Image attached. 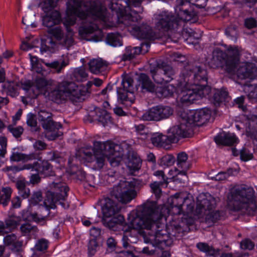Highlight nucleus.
<instances>
[{"mask_svg": "<svg viewBox=\"0 0 257 257\" xmlns=\"http://www.w3.org/2000/svg\"><path fill=\"white\" fill-rule=\"evenodd\" d=\"M108 7L116 16L108 15L105 6L100 0H68L67 3V17L63 22L67 34L62 42V45L68 48L73 45V32L70 26L74 25L77 18L85 20L83 26L80 28L79 33L82 37L94 33H97L90 40L98 42L103 37L101 30L98 27L97 22H101L103 27L109 28L115 26V22L123 24L126 26L133 25L132 22H138L140 16L135 11L130 10V7H139L143 0H106Z\"/></svg>", "mask_w": 257, "mask_h": 257, "instance_id": "nucleus-1", "label": "nucleus"}, {"mask_svg": "<svg viewBox=\"0 0 257 257\" xmlns=\"http://www.w3.org/2000/svg\"><path fill=\"white\" fill-rule=\"evenodd\" d=\"M185 198L176 194L172 199L169 208L165 205H158L156 201H147L138 206L136 211H132L130 217L131 223L136 228H152L159 220H167L169 214L179 215L182 213V206Z\"/></svg>", "mask_w": 257, "mask_h": 257, "instance_id": "nucleus-2", "label": "nucleus"}, {"mask_svg": "<svg viewBox=\"0 0 257 257\" xmlns=\"http://www.w3.org/2000/svg\"><path fill=\"white\" fill-rule=\"evenodd\" d=\"M155 28L159 31L154 32L152 28L143 24L139 27H134L133 32L138 39L155 40L160 39L170 30L177 31L181 26V22L174 21V16L171 13L164 11L156 15Z\"/></svg>", "mask_w": 257, "mask_h": 257, "instance_id": "nucleus-3", "label": "nucleus"}, {"mask_svg": "<svg viewBox=\"0 0 257 257\" xmlns=\"http://www.w3.org/2000/svg\"><path fill=\"white\" fill-rule=\"evenodd\" d=\"M228 203L235 211H240L248 215H254L257 205L253 188L245 185L232 188L227 197Z\"/></svg>", "mask_w": 257, "mask_h": 257, "instance_id": "nucleus-4", "label": "nucleus"}, {"mask_svg": "<svg viewBox=\"0 0 257 257\" xmlns=\"http://www.w3.org/2000/svg\"><path fill=\"white\" fill-rule=\"evenodd\" d=\"M189 70V77L194 79L193 85L191 89L183 91L182 96L180 98V102L184 105H188L206 96L208 88L203 89L207 84V71L199 66L189 65L186 69Z\"/></svg>", "mask_w": 257, "mask_h": 257, "instance_id": "nucleus-5", "label": "nucleus"}, {"mask_svg": "<svg viewBox=\"0 0 257 257\" xmlns=\"http://www.w3.org/2000/svg\"><path fill=\"white\" fill-rule=\"evenodd\" d=\"M88 93V89L84 86L78 87L73 82L63 81L59 83L49 95L52 101L57 103L67 100L77 102L84 100Z\"/></svg>", "mask_w": 257, "mask_h": 257, "instance_id": "nucleus-6", "label": "nucleus"}, {"mask_svg": "<svg viewBox=\"0 0 257 257\" xmlns=\"http://www.w3.org/2000/svg\"><path fill=\"white\" fill-rule=\"evenodd\" d=\"M239 51L236 46H229L227 53L216 48L212 52V57L208 62L210 67H222L228 73L235 72L239 62Z\"/></svg>", "mask_w": 257, "mask_h": 257, "instance_id": "nucleus-7", "label": "nucleus"}, {"mask_svg": "<svg viewBox=\"0 0 257 257\" xmlns=\"http://www.w3.org/2000/svg\"><path fill=\"white\" fill-rule=\"evenodd\" d=\"M207 0H176L175 12L177 17L174 16V21L181 22L183 26L185 22L191 20L195 15L193 6L199 8H204L206 5Z\"/></svg>", "mask_w": 257, "mask_h": 257, "instance_id": "nucleus-8", "label": "nucleus"}, {"mask_svg": "<svg viewBox=\"0 0 257 257\" xmlns=\"http://www.w3.org/2000/svg\"><path fill=\"white\" fill-rule=\"evenodd\" d=\"M50 115V113L44 110H41L37 115L33 114V131L37 132L40 130V127H37L36 120L38 119L43 127L47 131L46 137L49 140H54L62 135V133L58 131L62 127V125L59 122L53 121Z\"/></svg>", "mask_w": 257, "mask_h": 257, "instance_id": "nucleus-9", "label": "nucleus"}, {"mask_svg": "<svg viewBox=\"0 0 257 257\" xmlns=\"http://www.w3.org/2000/svg\"><path fill=\"white\" fill-rule=\"evenodd\" d=\"M120 207L109 198L104 199L102 207L104 216V224L110 229L115 230L116 228H121L124 223V217L120 214L116 215L120 211Z\"/></svg>", "mask_w": 257, "mask_h": 257, "instance_id": "nucleus-10", "label": "nucleus"}, {"mask_svg": "<svg viewBox=\"0 0 257 257\" xmlns=\"http://www.w3.org/2000/svg\"><path fill=\"white\" fill-rule=\"evenodd\" d=\"M48 188L43 203L46 209L50 210L55 208L58 202L63 204L60 201L64 200L67 197L69 188L64 184L55 182L50 184Z\"/></svg>", "mask_w": 257, "mask_h": 257, "instance_id": "nucleus-11", "label": "nucleus"}, {"mask_svg": "<svg viewBox=\"0 0 257 257\" xmlns=\"http://www.w3.org/2000/svg\"><path fill=\"white\" fill-rule=\"evenodd\" d=\"M135 181L121 180L114 186L111 191V195L114 197L118 201L127 203L131 201L136 195Z\"/></svg>", "mask_w": 257, "mask_h": 257, "instance_id": "nucleus-12", "label": "nucleus"}, {"mask_svg": "<svg viewBox=\"0 0 257 257\" xmlns=\"http://www.w3.org/2000/svg\"><path fill=\"white\" fill-rule=\"evenodd\" d=\"M171 140L177 143L181 138L190 137L193 134V126L182 113L178 123L169 129Z\"/></svg>", "mask_w": 257, "mask_h": 257, "instance_id": "nucleus-13", "label": "nucleus"}, {"mask_svg": "<svg viewBox=\"0 0 257 257\" xmlns=\"http://www.w3.org/2000/svg\"><path fill=\"white\" fill-rule=\"evenodd\" d=\"M150 73L154 81L157 83H168L173 79L175 72L173 68L165 63H159L150 69Z\"/></svg>", "mask_w": 257, "mask_h": 257, "instance_id": "nucleus-14", "label": "nucleus"}, {"mask_svg": "<svg viewBox=\"0 0 257 257\" xmlns=\"http://www.w3.org/2000/svg\"><path fill=\"white\" fill-rule=\"evenodd\" d=\"M174 110L170 106L158 105L149 109L142 117L146 121H160L168 118L173 114Z\"/></svg>", "mask_w": 257, "mask_h": 257, "instance_id": "nucleus-15", "label": "nucleus"}, {"mask_svg": "<svg viewBox=\"0 0 257 257\" xmlns=\"http://www.w3.org/2000/svg\"><path fill=\"white\" fill-rule=\"evenodd\" d=\"M93 145H94V149L99 150L107 157L120 152L128 148V144L125 142L119 145L115 144L111 141H107L104 142L94 141Z\"/></svg>", "mask_w": 257, "mask_h": 257, "instance_id": "nucleus-16", "label": "nucleus"}, {"mask_svg": "<svg viewBox=\"0 0 257 257\" xmlns=\"http://www.w3.org/2000/svg\"><path fill=\"white\" fill-rule=\"evenodd\" d=\"M211 112V109L203 108L196 110H191L187 113L183 112V113L184 116L187 117L193 126L195 123L200 125L206 122L210 117Z\"/></svg>", "mask_w": 257, "mask_h": 257, "instance_id": "nucleus-17", "label": "nucleus"}, {"mask_svg": "<svg viewBox=\"0 0 257 257\" xmlns=\"http://www.w3.org/2000/svg\"><path fill=\"white\" fill-rule=\"evenodd\" d=\"M131 214L132 212L130 213V214L128 216V220L130 228L136 230L147 229L151 230L152 231L154 230L153 234L150 235V239L152 241H154V242L156 244H161L163 242H165L166 238L167 237V235H166V234L162 232L163 230L162 229H159V228H162L161 225L162 224L161 223V221L162 220H158L156 225L150 229H147L145 228H136L133 226V225L131 223V219H130V217L131 216Z\"/></svg>", "mask_w": 257, "mask_h": 257, "instance_id": "nucleus-18", "label": "nucleus"}, {"mask_svg": "<svg viewBox=\"0 0 257 257\" xmlns=\"http://www.w3.org/2000/svg\"><path fill=\"white\" fill-rule=\"evenodd\" d=\"M215 199L209 193L200 194L197 197L196 209L199 213L211 211L215 207Z\"/></svg>", "mask_w": 257, "mask_h": 257, "instance_id": "nucleus-19", "label": "nucleus"}, {"mask_svg": "<svg viewBox=\"0 0 257 257\" xmlns=\"http://www.w3.org/2000/svg\"><path fill=\"white\" fill-rule=\"evenodd\" d=\"M207 84V83L203 86V89L208 88V91L206 96L208 95L210 102L215 106H219L221 103L227 99L228 93L225 89H212Z\"/></svg>", "mask_w": 257, "mask_h": 257, "instance_id": "nucleus-20", "label": "nucleus"}, {"mask_svg": "<svg viewBox=\"0 0 257 257\" xmlns=\"http://www.w3.org/2000/svg\"><path fill=\"white\" fill-rule=\"evenodd\" d=\"M52 166L48 164H41V162H33V171H35L36 173H33V185L39 183L41 181L40 175H44L45 176H52L55 175L54 173L52 171Z\"/></svg>", "mask_w": 257, "mask_h": 257, "instance_id": "nucleus-21", "label": "nucleus"}, {"mask_svg": "<svg viewBox=\"0 0 257 257\" xmlns=\"http://www.w3.org/2000/svg\"><path fill=\"white\" fill-rule=\"evenodd\" d=\"M125 150V155L127 156V162L126 165L132 173L138 171L141 167V159L137 154L132 150L131 146L128 145V148Z\"/></svg>", "mask_w": 257, "mask_h": 257, "instance_id": "nucleus-22", "label": "nucleus"}, {"mask_svg": "<svg viewBox=\"0 0 257 257\" xmlns=\"http://www.w3.org/2000/svg\"><path fill=\"white\" fill-rule=\"evenodd\" d=\"M191 163L188 161V155L184 152L177 155L176 160V171L178 174L186 176L187 171L191 168Z\"/></svg>", "mask_w": 257, "mask_h": 257, "instance_id": "nucleus-23", "label": "nucleus"}, {"mask_svg": "<svg viewBox=\"0 0 257 257\" xmlns=\"http://www.w3.org/2000/svg\"><path fill=\"white\" fill-rule=\"evenodd\" d=\"M167 136L162 134H156L153 135L151 138L152 144L157 147H162L165 149H169L172 143H175L174 141L171 140V134L168 132Z\"/></svg>", "mask_w": 257, "mask_h": 257, "instance_id": "nucleus-24", "label": "nucleus"}, {"mask_svg": "<svg viewBox=\"0 0 257 257\" xmlns=\"http://www.w3.org/2000/svg\"><path fill=\"white\" fill-rule=\"evenodd\" d=\"M214 140L217 144L224 146H233L239 141L234 134L225 132L218 135Z\"/></svg>", "mask_w": 257, "mask_h": 257, "instance_id": "nucleus-25", "label": "nucleus"}, {"mask_svg": "<svg viewBox=\"0 0 257 257\" xmlns=\"http://www.w3.org/2000/svg\"><path fill=\"white\" fill-rule=\"evenodd\" d=\"M60 21V14L58 11L56 10H52L48 12L43 18V25L50 28L54 25L58 24Z\"/></svg>", "mask_w": 257, "mask_h": 257, "instance_id": "nucleus-26", "label": "nucleus"}, {"mask_svg": "<svg viewBox=\"0 0 257 257\" xmlns=\"http://www.w3.org/2000/svg\"><path fill=\"white\" fill-rule=\"evenodd\" d=\"M20 84V89H22L25 91L26 93L25 96H22V101L25 105L30 104L31 105L32 98L31 96L32 90V82L30 80L22 79L20 81H18Z\"/></svg>", "mask_w": 257, "mask_h": 257, "instance_id": "nucleus-27", "label": "nucleus"}, {"mask_svg": "<svg viewBox=\"0 0 257 257\" xmlns=\"http://www.w3.org/2000/svg\"><path fill=\"white\" fill-rule=\"evenodd\" d=\"M20 84L18 81H10L5 83L2 85V92L11 97H15L19 95Z\"/></svg>", "mask_w": 257, "mask_h": 257, "instance_id": "nucleus-28", "label": "nucleus"}, {"mask_svg": "<svg viewBox=\"0 0 257 257\" xmlns=\"http://www.w3.org/2000/svg\"><path fill=\"white\" fill-rule=\"evenodd\" d=\"M254 70L255 68H253L252 64H242L237 69L236 74L239 78L244 79L247 78H251L253 75Z\"/></svg>", "mask_w": 257, "mask_h": 257, "instance_id": "nucleus-29", "label": "nucleus"}, {"mask_svg": "<svg viewBox=\"0 0 257 257\" xmlns=\"http://www.w3.org/2000/svg\"><path fill=\"white\" fill-rule=\"evenodd\" d=\"M138 82L143 91L152 93L154 92L155 85L146 74L141 73L140 75L138 78Z\"/></svg>", "mask_w": 257, "mask_h": 257, "instance_id": "nucleus-30", "label": "nucleus"}, {"mask_svg": "<svg viewBox=\"0 0 257 257\" xmlns=\"http://www.w3.org/2000/svg\"><path fill=\"white\" fill-rule=\"evenodd\" d=\"M49 242L45 238H41L36 241L33 247V257H39L46 252Z\"/></svg>", "mask_w": 257, "mask_h": 257, "instance_id": "nucleus-31", "label": "nucleus"}, {"mask_svg": "<svg viewBox=\"0 0 257 257\" xmlns=\"http://www.w3.org/2000/svg\"><path fill=\"white\" fill-rule=\"evenodd\" d=\"M6 246H9L14 251H19L22 246V242L17 240V236L14 234L7 235L4 238Z\"/></svg>", "mask_w": 257, "mask_h": 257, "instance_id": "nucleus-32", "label": "nucleus"}, {"mask_svg": "<svg viewBox=\"0 0 257 257\" xmlns=\"http://www.w3.org/2000/svg\"><path fill=\"white\" fill-rule=\"evenodd\" d=\"M108 63L101 59H93L89 63L90 71L94 74L104 71L107 67Z\"/></svg>", "mask_w": 257, "mask_h": 257, "instance_id": "nucleus-33", "label": "nucleus"}, {"mask_svg": "<svg viewBox=\"0 0 257 257\" xmlns=\"http://www.w3.org/2000/svg\"><path fill=\"white\" fill-rule=\"evenodd\" d=\"M117 93L118 100L122 104L125 105H131L134 102V92H132V95L130 94L127 90L121 89V87L118 88Z\"/></svg>", "mask_w": 257, "mask_h": 257, "instance_id": "nucleus-34", "label": "nucleus"}, {"mask_svg": "<svg viewBox=\"0 0 257 257\" xmlns=\"http://www.w3.org/2000/svg\"><path fill=\"white\" fill-rule=\"evenodd\" d=\"M196 247L201 251L205 252L207 257H217L219 254V249H215L206 243L199 242Z\"/></svg>", "mask_w": 257, "mask_h": 257, "instance_id": "nucleus-35", "label": "nucleus"}, {"mask_svg": "<svg viewBox=\"0 0 257 257\" xmlns=\"http://www.w3.org/2000/svg\"><path fill=\"white\" fill-rule=\"evenodd\" d=\"M142 48L139 47H126L125 52L122 55L121 59L123 61H130L141 53Z\"/></svg>", "mask_w": 257, "mask_h": 257, "instance_id": "nucleus-36", "label": "nucleus"}, {"mask_svg": "<svg viewBox=\"0 0 257 257\" xmlns=\"http://www.w3.org/2000/svg\"><path fill=\"white\" fill-rule=\"evenodd\" d=\"M95 112L96 113L95 119L99 122H100L104 126L111 121L110 114L105 110L100 108H96L95 109Z\"/></svg>", "mask_w": 257, "mask_h": 257, "instance_id": "nucleus-37", "label": "nucleus"}, {"mask_svg": "<svg viewBox=\"0 0 257 257\" xmlns=\"http://www.w3.org/2000/svg\"><path fill=\"white\" fill-rule=\"evenodd\" d=\"M106 42L113 47L120 46L122 45L121 38L118 33H108L106 38Z\"/></svg>", "mask_w": 257, "mask_h": 257, "instance_id": "nucleus-38", "label": "nucleus"}, {"mask_svg": "<svg viewBox=\"0 0 257 257\" xmlns=\"http://www.w3.org/2000/svg\"><path fill=\"white\" fill-rule=\"evenodd\" d=\"M12 190L10 187H3L0 191V203L7 206L11 199Z\"/></svg>", "mask_w": 257, "mask_h": 257, "instance_id": "nucleus-39", "label": "nucleus"}, {"mask_svg": "<svg viewBox=\"0 0 257 257\" xmlns=\"http://www.w3.org/2000/svg\"><path fill=\"white\" fill-rule=\"evenodd\" d=\"M57 44L56 42L51 38H48L44 41H42L41 47L42 52L49 51L53 53L57 48Z\"/></svg>", "mask_w": 257, "mask_h": 257, "instance_id": "nucleus-40", "label": "nucleus"}, {"mask_svg": "<svg viewBox=\"0 0 257 257\" xmlns=\"http://www.w3.org/2000/svg\"><path fill=\"white\" fill-rule=\"evenodd\" d=\"M93 155L95 160V167L98 169L102 168L104 165L105 159L107 157L98 150L93 149Z\"/></svg>", "mask_w": 257, "mask_h": 257, "instance_id": "nucleus-41", "label": "nucleus"}, {"mask_svg": "<svg viewBox=\"0 0 257 257\" xmlns=\"http://www.w3.org/2000/svg\"><path fill=\"white\" fill-rule=\"evenodd\" d=\"M170 234L176 237H181L184 234V229L180 224L173 222L171 223L170 227Z\"/></svg>", "mask_w": 257, "mask_h": 257, "instance_id": "nucleus-42", "label": "nucleus"}, {"mask_svg": "<svg viewBox=\"0 0 257 257\" xmlns=\"http://www.w3.org/2000/svg\"><path fill=\"white\" fill-rule=\"evenodd\" d=\"M43 76H37L35 79V86L40 91L45 90L47 86L52 85L53 82L52 80H46Z\"/></svg>", "mask_w": 257, "mask_h": 257, "instance_id": "nucleus-43", "label": "nucleus"}, {"mask_svg": "<svg viewBox=\"0 0 257 257\" xmlns=\"http://www.w3.org/2000/svg\"><path fill=\"white\" fill-rule=\"evenodd\" d=\"M134 80L133 78L126 74L122 76V79L121 81V89H125L130 94L132 95V92H134Z\"/></svg>", "mask_w": 257, "mask_h": 257, "instance_id": "nucleus-44", "label": "nucleus"}, {"mask_svg": "<svg viewBox=\"0 0 257 257\" xmlns=\"http://www.w3.org/2000/svg\"><path fill=\"white\" fill-rule=\"evenodd\" d=\"M135 128L139 139L145 140L150 137L149 130L145 125L143 124L135 125Z\"/></svg>", "mask_w": 257, "mask_h": 257, "instance_id": "nucleus-45", "label": "nucleus"}, {"mask_svg": "<svg viewBox=\"0 0 257 257\" xmlns=\"http://www.w3.org/2000/svg\"><path fill=\"white\" fill-rule=\"evenodd\" d=\"M21 221L20 218L16 216H11L9 217L5 221V227L6 230L8 229L9 231L15 229L20 224Z\"/></svg>", "mask_w": 257, "mask_h": 257, "instance_id": "nucleus-46", "label": "nucleus"}, {"mask_svg": "<svg viewBox=\"0 0 257 257\" xmlns=\"http://www.w3.org/2000/svg\"><path fill=\"white\" fill-rule=\"evenodd\" d=\"M125 155V150L118 152L112 156H109V163L111 166L115 167L119 165L120 161L122 160V157Z\"/></svg>", "mask_w": 257, "mask_h": 257, "instance_id": "nucleus-47", "label": "nucleus"}, {"mask_svg": "<svg viewBox=\"0 0 257 257\" xmlns=\"http://www.w3.org/2000/svg\"><path fill=\"white\" fill-rule=\"evenodd\" d=\"M32 158V155H26L21 153L14 152L13 153L10 159L12 161H22L23 162H26L29 160H31Z\"/></svg>", "mask_w": 257, "mask_h": 257, "instance_id": "nucleus-48", "label": "nucleus"}, {"mask_svg": "<svg viewBox=\"0 0 257 257\" xmlns=\"http://www.w3.org/2000/svg\"><path fill=\"white\" fill-rule=\"evenodd\" d=\"M42 63L44 62L38 59V57L33 56V76L34 75L35 72L43 75L44 69L42 67Z\"/></svg>", "mask_w": 257, "mask_h": 257, "instance_id": "nucleus-49", "label": "nucleus"}, {"mask_svg": "<svg viewBox=\"0 0 257 257\" xmlns=\"http://www.w3.org/2000/svg\"><path fill=\"white\" fill-rule=\"evenodd\" d=\"M49 33L53 35L58 40H61L63 37V32L59 26L50 28L48 31Z\"/></svg>", "mask_w": 257, "mask_h": 257, "instance_id": "nucleus-50", "label": "nucleus"}, {"mask_svg": "<svg viewBox=\"0 0 257 257\" xmlns=\"http://www.w3.org/2000/svg\"><path fill=\"white\" fill-rule=\"evenodd\" d=\"M247 86L245 88L246 91H247L248 93L247 96L249 99L253 100L257 99V84H254Z\"/></svg>", "mask_w": 257, "mask_h": 257, "instance_id": "nucleus-51", "label": "nucleus"}, {"mask_svg": "<svg viewBox=\"0 0 257 257\" xmlns=\"http://www.w3.org/2000/svg\"><path fill=\"white\" fill-rule=\"evenodd\" d=\"M8 129L17 138L20 137L24 131L23 128L21 126H14L13 125H9Z\"/></svg>", "mask_w": 257, "mask_h": 257, "instance_id": "nucleus-52", "label": "nucleus"}, {"mask_svg": "<svg viewBox=\"0 0 257 257\" xmlns=\"http://www.w3.org/2000/svg\"><path fill=\"white\" fill-rule=\"evenodd\" d=\"M240 246L242 249L251 250L254 247V243L250 239L246 238L240 242Z\"/></svg>", "mask_w": 257, "mask_h": 257, "instance_id": "nucleus-53", "label": "nucleus"}, {"mask_svg": "<svg viewBox=\"0 0 257 257\" xmlns=\"http://www.w3.org/2000/svg\"><path fill=\"white\" fill-rule=\"evenodd\" d=\"M240 157L242 161L246 162L252 159L253 155L247 149L243 148L240 151Z\"/></svg>", "mask_w": 257, "mask_h": 257, "instance_id": "nucleus-54", "label": "nucleus"}, {"mask_svg": "<svg viewBox=\"0 0 257 257\" xmlns=\"http://www.w3.org/2000/svg\"><path fill=\"white\" fill-rule=\"evenodd\" d=\"M22 218L26 222H31L32 220V208L31 206L23 211Z\"/></svg>", "mask_w": 257, "mask_h": 257, "instance_id": "nucleus-55", "label": "nucleus"}, {"mask_svg": "<svg viewBox=\"0 0 257 257\" xmlns=\"http://www.w3.org/2000/svg\"><path fill=\"white\" fill-rule=\"evenodd\" d=\"M32 48V41H31V36H27L22 41L21 48L24 51H28Z\"/></svg>", "mask_w": 257, "mask_h": 257, "instance_id": "nucleus-56", "label": "nucleus"}, {"mask_svg": "<svg viewBox=\"0 0 257 257\" xmlns=\"http://www.w3.org/2000/svg\"><path fill=\"white\" fill-rule=\"evenodd\" d=\"M221 214V212L218 210L211 211L207 215L206 218L208 220L211 221L212 222H215L220 219Z\"/></svg>", "mask_w": 257, "mask_h": 257, "instance_id": "nucleus-57", "label": "nucleus"}, {"mask_svg": "<svg viewBox=\"0 0 257 257\" xmlns=\"http://www.w3.org/2000/svg\"><path fill=\"white\" fill-rule=\"evenodd\" d=\"M97 246L98 244L96 239L93 238L90 240L88 244V249L89 253L92 255H93L96 251V249Z\"/></svg>", "mask_w": 257, "mask_h": 257, "instance_id": "nucleus-58", "label": "nucleus"}, {"mask_svg": "<svg viewBox=\"0 0 257 257\" xmlns=\"http://www.w3.org/2000/svg\"><path fill=\"white\" fill-rule=\"evenodd\" d=\"M244 26L248 29L255 28L257 26V22L253 18H246L244 20Z\"/></svg>", "mask_w": 257, "mask_h": 257, "instance_id": "nucleus-59", "label": "nucleus"}, {"mask_svg": "<svg viewBox=\"0 0 257 257\" xmlns=\"http://www.w3.org/2000/svg\"><path fill=\"white\" fill-rule=\"evenodd\" d=\"M47 216H43L37 213H33V221L43 225L46 224Z\"/></svg>", "mask_w": 257, "mask_h": 257, "instance_id": "nucleus-60", "label": "nucleus"}, {"mask_svg": "<svg viewBox=\"0 0 257 257\" xmlns=\"http://www.w3.org/2000/svg\"><path fill=\"white\" fill-rule=\"evenodd\" d=\"M162 162L167 166L172 165L175 161V157L171 155H168L164 156L162 159Z\"/></svg>", "mask_w": 257, "mask_h": 257, "instance_id": "nucleus-61", "label": "nucleus"}, {"mask_svg": "<svg viewBox=\"0 0 257 257\" xmlns=\"http://www.w3.org/2000/svg\"><path fill=\"white\" fill-rule=\"evenodd\" d=\"M174 87L172 85H168L165 86L164 92H163V97L171 96L174 93Z\"/></svg>", "mask_w": 257, "mask_h": 257, "instance_id": "nucleus-62", "label": "nucleus"}, {"mask_svg": "<svg viewBox=\"0 0 257 257\" xmlns=\"http://www.w3.org/2000/svg\"><path fill=\"white\" fill-rule=\"evenodd\" d=\"M21 230L22 232L27 233L30 232L32 230V225L31 222H26L23 224L21 226Z\"/></svg>", "mask_w": 257, "mask_h": 257, "instance_id": "nucleus-63", "label": "nucleus"}, {"mask_svg": "<svg viewBox=\"0 0 257 257\" xmlns=\"http://www.w3.org/2000/svg\"><path fill=\"white\" fill-rule=\"evenodd\" d=\"M46 144L42 141H36L34 145H33L34 148L38 151H42L46 149Z\"/></svg>", "mask_w": 257, "mask_h": 257, "instance_id": "nucleus-64", "label": "nucleus"}]
</instances>
